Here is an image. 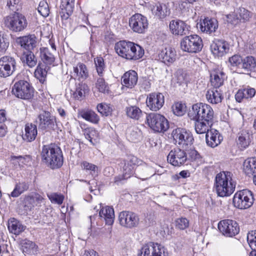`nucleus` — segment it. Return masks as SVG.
I'll return each mask as SVG.
<instances>
[{
    "mask_svg": "<svg viewBox=\"0 0 256 256\" xmlns=\"http://www.w3.org/2000/svg\"><path fill=\"white\" fill-rule=\"evenodd\" d=\"M16 60L6 56L0 58V77L6 78L12 76L18 70Z\"/></svg>",
    "mask_w": 256,
    "mask_h": 256,
    "instance_id": "obj_9",
    "label": "nucleus"
},
{
    "mask_svg": "<svg viewBox=\"0 0 256 256\" xmlns=\"http://www.w3.org/2000/svg\"><path fill=\"white\" fill-rule=\"evenodd\" d=\"M242 59L238 55H234L232 56L230 58L229 62L232 66H238L240 68V64L242 62Z\"/></svg>",
    "mask_w": 256,
    "mask_h": 256,
    "instance_id": "obj_63",
    "label": "nucleus"
},
{
    "mask_svg": "<svg viewBox=\"0 0 256 256\" xmlns=\"http://www.w3.org/2000/svg\"><path fill=\"white\" fill-rule=\"evenodd\" d=\"M132 44L134 42L120 41L117 42L114 46L116 52L120 56L128 60H132L130 56L133 54L132 52Z\"/></svg>",
    "mask_w": 256,
    "mask_h": 256,
    "instance_id": "obj_19",
    "label": "nucleus"
},
{
    "mask_svg": "<svg viewBox=\"0 0 256 256\" xmlns=\"http://www.w3.org/2000/svg\"><path fill=\"white\" fill-rule=\"evenodd\" d=\"M232 176V173L228 171H223L216 174L214 186L218 196H228L234 192L236 182Z\"/></svg>",
    "mask_w": 256,
    "mask_h": 256,
    "instance_id": "obj_2",
    "label": "nucleus"
},
{
    "mask_svg": "<svg viewBox=\"0 0 256 256\" xmlns=\"http://www.w3.org/2000/svg\"><path fill=\"white\" fill-rule=\"evenodd\" d=\"M247 240L252 250L250 256H256V230H252L248 234Z\"/></svg>",
    "mask_w": 256,
    "mask_h": 256,
    "instance_id": "obj_46",
    "label": "nucleus"
},
{
    "mask_svg": "<svg viewBox=\"0 0 256 256\" xmlns=\"http://www.w3.org/2000/svg\"><path fill=\"white\" fill-rule=\"evenodd\" d=\"M243 169L244 172L248 175L256 174V158H250L246 159L243 164Z\"/></svg>",
    "mask_w": 256,
    "mask_h": 256,
    "instance_id": "obj_39",
    "label": "nucleus"
},
{
    "mask_svg": "<svg viewBox=\"0 0 256 256\" xmlns=\"http://www.w3.org/2000/svg\"><path fill=\"white\" fill-rule=\"evenodd\" d=\"M8 228L11 233L18 235L25 230L26 226L16 219L10 218L8 222Z\"/></svg>",
    "mask_w": 256,
    "mask_h": 256,
    "instance_id": "obj_37",
    "label": "nucleus"
},
{
    "mask_svg": "<svg viewBox=\"0 0 256 256\" xmlns=\"http://www.w3.org/2000/svg\"><path fill=\"white\" fill-rule=\"evenodd\" d=\"M87 90V86L85 84H79L76 86V90L73 93L74 98L80 100L84 96V94Z\"/></svg>",
    "mask_w": 256,
    "mask_h": 256,
    "instance_id": "obj_53",
    "label": "nucleus"
},
{
    "mask_svg": "<svg viewBox=\"0 0 256 256\" xmlns=\"http://www.w3.org/2000/svg\"><path fill=\"white\" fill-rule=\"evenodd\" d=\"M202 41L196 34L185 36L180 42V48L184 52L196 53L200 51L202 48Z\"/></svg>",
    "mask_w": 256,
    "mask_h": 256,
    "instance_id": "obj_7",
    "label": "nucleus"
},
{
    "mask_svg": "<svg viewBox=\"0 0 256 256\" xmlns=\"http://www.w3.org/2000/svg\"><path fill=\"white\" fill-rule=\"evenodd\" d=\"M195 120L194 128L196 132L198 134H203L209 132L212 122L200 119H193Z\"/></svg>",
    "mask_w": 256,
    "mask_h": 256,
    "instance_id": "obj_36",
    "label": "nucleus"
},
{
    "mask_svg": "<svg viewBox=\"0 0 256 256\" xmlns=\"http://www.w3.org/2000/svg\"><path fill=\"white\" fill-rule=\"evenodd\" d=\"M250 142V134L248 130H242L238 134V144L242 148H246Z\"/></svg>",
    "mask_w": 256,
    "mask_h": 256,
    "instance_id": "obj_42",
    "label": "nucleus"
},
{
    "mask_svg": "<svg viewBox=\"0 0 256 256\" xmlns=\"http://www.w3.org/2000/svg\"><path fill=\"white\" fill-rule=\"evenodd\" d=\"M159 59L166 65H170L176 59V52L171 48H166L158 54Z\"/></svg>",
    "mask_w": 256,
    "mask_h": 256,
    "instance_id": "obj_26",
    "label": "nucleus"
},
{
    "mask_svg": "<svg viewBox=\"0 0 256 256\" xmlns=\"http://www.w3.org/2000/svg\"><path fill=\"white\" fill-rule=\"evenodd\" d=\"M118 220L121 226L132 228L136 226L139 222L138 216L134 213L129 211H123L120 213Z\"/></svg>",
    "mask_w": 256,
    "mask_h": 256,
    "instance_id": "obj_15",
    "label": "nucleus"
},
{
    "mask_svg": "<svg viewBox=\"0 0 256 256\" xmlns=\"http://www.w3.org/2000/svg\"><path fill=\"white\" fill-rule=\"evenodd\" d=\"M172 110L174 114L176 116H182L184 112V105L180 102H176L172 106Z\"/></svg>",
    "mask_w": 256,
    "mask_h": 256,
    "instance_id": "obj_61",
    "label": "nucleus"
},
{
    "mask_svg": "<svg viewBox=\"0 0 256 256\" xmlns=\"http://www.w3.org/2000/svg\"><path fill=\"white\" fill-rule=\"evenodd\" d=\"M99 216L104 220L106 224L112 225L114 218V212L113 208L109 206L102 208L99 212Z\"/></svg>",
    "mask_w": 256,
    "mask_h": 256,
    "instance_id": "obj_31",
    "label": "nucleus"
},
{
    "mask_svg": "<svg viewBox=\"0 0 256 256\" xmlns=\"http://www.w3.org/2000/svg\"><path fill=\"white\" fill-rule=\"evenodd\" d=\"M252 16V13L244 8H239L231 14L226 16L227 20L234 25L240 22H246L250 20Z\"/></svg>",
    "mask_w": 256,
    "mask_h": 256,
    "instance_id": "obj_13",
    "label": "nucleus"
},
{
    "mask_svg": "<svg viewBox=\"0 0 256 256\" xmlns=\"http://www.w3.org/2000/svg\"><path fill=\"white\" fill-rule=\"evenodd\" d=\"M188 115L191 119H200L212 122L214 112L210 105L197 103L192 106Z\"/></svg>",
    "mask_w": 256,
    "mask_h": 256,
    "instance_id": "obj_3",
    "label": "nucleus"
},
{
    "mask_svg": "<svg viewBox=\"0 0 256 256\" xmlns=\"http://www.w3.org/2000/svg\"><path fill=\"white\" fill-rule=\"evenodd\" d=\"M24 252L30 254H35L38 251V248L36 244L30 240H25L22 246Z\"/></svg>",
    "mask_w": 256,
    "mask_h": 256,
    "instance_id": "obj_48",
    "label": "nucleus"
},
{
    "mask_svg": "<svg viewBox=\"0 0 256 256\" xmlns=\"http://www.w3.org/2000/svg\"><path fill=\"white\" fill-rule=\"evenodd\" d=\"M127 138L128 140L133 142H136L142 138V132L138 128H134L129 130Z\"/></svg>",
    "mask_w": 256,
    "mask_h": 256,
    "instance_id": "obj_51",
    "label": "nucleus"
},
{
    "mask_svg": "<svg viewBox=\"0 0 256 256\" xmlns=\"http://www.w3.org/2000/svg\"><path fill=\"white\" fill-rule=\"evenodd\" d=\"M167 160L174 166H180L187 160L186 152L184 150L180 148H174L170 152L167 156Z\"/></svg>",
    "mask_w": 256,
    "mask_h": 256,
    "instance_id": "obj_17",
    "label": "nucleus"
},
{
    "mask_svg": "<svg viewBox=\"0 0 256 256\" xmlns=\"http://www.w3.org/2000/svg\"><path fill=\"white\" fill-rule=\"evenodd\" d=\"M73 70V76L80 80H84L88 76V70L86 66L82 63L79 62L74 66Z\"/></svg>",
    "mask_w": 256,
    "mask_h": 256,
    "instance_id": "obj_30",
    "label": "nucleus"
},
{
    "mask_svg": "<svg viewBox=\"0 0 256 256\" xmlns=\"http://www.w3.org/2000/svg\"><path fill=\"white\" fill-rule=\"evenodd\" d=\"M44 200L43 196L36 192L25 196L22 201L24 214H28V212L30 211L34 206H40Z\"/></svg>",
    "mask_w": 256,
    "mask_h": 256,
    "instance_id": "obj_16",
    "label": "nucleus"
},
{
    "mask_svg": "<svg viewBox=\"0 0 256 256\" xmlns=\"http://www.w3.org/2000/svg\"><path fill=\"white\" fill-rule=\"evenodd\" d=\"M210 78L212 84L214 88H218L223 84L226 76L225 74L222 70H214L211 72Z\"/></svg>",
    "mask_w": 256,
    "mask_h": 256,
    "instance_id": "obj_29",
    "label": "nucleus"
},
{
    "mask_svg": "<svg viewBox=\"0 0 256 256\" xmlns=\"http://www.w3.org/2000/svg\"><path fill=\"white\" fill-rule=\"evenodd\" d=\"M151 11L154 15L160 19H163L170 14V10L164 4L156 3L150 6Z\"/></svg>",
    "mask_w": 256,
    "mask_h": 256,
    "instance_id": "obj_27",
    "label": "nucleus"
},
{
    "mask_svg": "<svg viewBox=\"0 0 256 256\" xmlns=\"http://www.w3.org/2000/svg\"><path fill=\"white\" fill-rule=\"evenodd\" d=\"M223 138L219 132L214 129L210 130L206 134V140L207 144L212 147L215 148L220 144Z\"/></svg>",
    "mask_w": 256,
    "mask_h": 256,
    "instance_id": "obj_25",
    "label": "nucleus"
},
{
    "mask_svg": "<svg viewBox=\"0 0 256 256\" xmlns=\"http://www.w3.org/2000/svg\"><path fill=\"white\" fill-rule=\"evenodd\" d=\"M6 26L13 32L23 31L28 26L26 18L19 12H14L4 18Z\"/></svg>",
    "mask_w": 256,
    "mask_h": 256,
    "instance_id": "obj_4",
    "label": "nucleus"
},
{
    "mask_svg": "<svg viewBox=\"0 0 256 256\" xmlns=\"http://www.w3.org/2000/svg\"><path fill=\"white\" fill-rule=\"evenodd\" d=\"M172 136L176 144L184 149H187L192 144V134L184 129L176 128L172 131Z\"/></svg>",
    "mask_w": 256,
    "mask_h": 256,
    "instance_id": "obj_11",
    "label": "nucleus"
},
{
    "mask_svg": "<svg viewBox=\"0 0 256 256\" xmlns=\"http://www.w3.org/2000/svg\"><path fill=\"white\" fill-rule=\"evenodd\" d=\"M170 29L171 32L175 36H184L188 32V25L182 20H172L170 23Z\"/></svg>",
    "mask_w": 256,
    "mask_h": 256,
    "instance_id": "obj_22",
    "label": "nucleus"
},
{
    "mask_svg": "<svg viewBox=\"0 0 256 256\" xmlns=\"http://www.w3.org/2000/svg\"><path fill=\"white\" fill-rule=\"evenodd\" d=\"M164 102V96L160 92H153L149 94L146 100V106L152 111H157L160 110Z\"/></svg>",
    "mask_w": 256,
    "mask_h": 256,
    "instance_id": "obj_18",
    "label": "nucleus"
},
{
    "mask_svg": "<svg viewBox=\"0 0 256 256\" xmlns=\"http://www.w3.org/2000/svg\"><path fill=\"white\" fill-rule=\"evenodd\" d=\"M41 158L42 162L52 169L60 168L64 162L60 148L53 144L44 145L42 146Z\"/></svg>",
    "mask_w": 256,
    "mask_h": 256,
    "instance_id": "obj_1",
    "label": "nucleus"
},
{
    "mask_svg": "<svg viewBox=\"0 0 256 256\" xmlns=\"http://www.w3.org/2000/svg\"><path fill=\"white\" fill-rule=\"evenodd\" d=\"M78 115L86 120L96 124L100 121L98 115L90 110H82L78 112Z\"/></svg>",
    "mask_w": 256,
    "mask_h": 256,
    "instance_id": "obj_38",
    "label": "nucleus"
},
{
    "mask_svg": "<svg viewBox=\"0 0 256 256\" xmlns=\"http://www.w3.org/2000/svg\"><path fill=\"white\" fill-rule=\"evenodd\" d=\"M74 5V0H62L60 7L63 12H66L67 18L73 12Z\"/></svg>",
    "mask_w": 256,
    "mask_h": 256,
    "instance_id": "obj_45",
    "label": "nucleus"
},
{
    "mask_svg": "<svg viewBox=\"0 0 256 256\" xmlns=\"http://www.w3.org/2000/svg\"><path fill=\"white\" fill-rule=\"evenodd\" d=\"M97 110L102 116H108L112 112V108L106 104H99L97 106Z\"/></svg>",
    "mask_w": 256,
    "mask_h": 256,
    "instance_id": "obj_56",
    "label": "nucleus"
},
{
    "mask_svg": "<svg viewBox=\"0 0 256 256\" xmlns=\"http://www.w3.org/2000/svg\"><path fill=\"white\" fill-rule=\"evenodd\" d=\"M129 25L134 32L142 34L148 28V22L146 16L136 14L130 18Z\"/></svg>",
    "mask_w": 256,
    "mask_h": 256,
    "instance_id": "obj_14",
    "label": "nucleus"
},
{
    "mask_svg": "<svg viewBox=\"0 0 256 256\" xmlns=\"http://www.w3.org/2000/svg\"><path fill=\"white\" fill-rule=\"evenodd\" d=\"M138 74L134 70L126 72L122 78V83L123 86L132 88L136 84Z\"/></svg>",
    "mask_w": 256,
    "mask_h": 256,
    "instance_id": "obj_28",
    "label": "nucleus"
},
{
    "mask_svg": "<svg viewBox=\"0 0 256 256\" xmlns=\"http://www.w3.org/2000/svg\"><path fill=\"white\" fill-rule=\"evenodd\" d=\"M146 122L150 128L156 132H164L169 128L168 120L158 113H150L146 116Z\"/></svg>",
    "mask_w": 256,
    "mask_h": 256,
    "instance_id": "obj_5",
    "label": "nucleus"
},
{
    "mask_svg": "<svg viewBox=\"0 0 256 256\" xmlns=\"http://www.w3.org/2000/svg\"><path fill=\"white\" fill-rule=\"evenodd\" d=\"M22 58L24 61L30 67L34 66L37 62V60L34 54L30 51H28L26 53H24Z\"/></svg>",
    "mask_w": 256,
    "mask_h": 256,
    "instance_id": "obj_50",
    "label": "nucleus"
},
{
    "mask_svg": "<svg viewBox=\"0 0 256 256\" xmlns=\"http://www.w3.org/2000/svg\"><path fill=\"white\" fill-rule=\"evenodd\" d=\"M212 53L216 56H222L229 52L230 44L223 40H215L210 45Z\"/></svg>",
    "mask_w": 256,
    "mask_h": 256,
    "instance_id": "obj_20",
    "label": "nucleus"
},
{
    "mask_svg": "<svg viewBox=\"0 0 256 256\" xmlns=\"http://www.w3.org/2000/svg\"><path fill=\"white\" fill-rule=\"evenodd\" d=\"M206 98L208 101L212 104H218L222 102L223 96L218 88H213L207 91Z\"/></svg>",
    "mask_w": 256,
    "mask_h": 256,
    "instance_id": "obj_34",
    "label": "nucleus"
},
{
    "mask_svg": "<svg viewBox=\"0 0 256 256\" xmlns=\"http://www.w3.org/2000/svg\"><path fill=\"white\" fill-rule=\"evenodd\" d=\"M47 70L48 69L46 66L39 64L35 70V76L40 81H44L47 75Z\"/></svg>",
    "mask_w": 256,
    "mask_h": 256,
    "instance_id": "obj_52",
    "label": "nucleus"
},
{
    "mask_svg": "<svg viewBox=\"0 0 256 256\" xmlns=\"http://www.w3.org/2000/svg\"><path fill=\"white\" fill-rule=\"evenodd\" d=\"M29 188V184L24 182H18L15 184L14 188L10 194V196L17 198Z\"/></svg>",
    "mask_w": 256,
    "mask_h": 256,
    "instance_id": "obj_41",
    "label": "nucleus"
},
{
    "mask_svg": "<svg viewBox=\"0 0 256 256\" xmlns=\"http://www.w3.org/2000/svg\"><path fill=\"white\" fill-rule=\"evenodd\" d=\"M138 164V158L134 156H130L125 162L123 170L126 172V174H128V175H132L133 173L134 166Z\"/></svg>",
    "mask_w": 256,
    "mask_h": 256,
    "instance_id": "obj_44",
    "label": "nucleus"
},
{
    "mask_svg": "<svg viewBox=\"0 0 256 256\" xmlns=\"http://www.w3.org/2000/svg\"><path fill=\"white\" fill-rule=\"evenodd\" d=\"M96 87L100 92L105 93L108 92V86L102 78H99L96 82Z\"/></svg>",
    "mask_w": 256,
    "mask_h": 256,
    "instance_id": "obj_59",
    "label": "nucleus"
},
{
    "mask_svg": "<svg viewBox=\"0 0 256 256\" xmlns=\"http://www.w3.org/2000/svg\"><path fill=\"white\" fill-rule=\"evenodd\" d=\"M256 94V90L252 88H246L239 90L235 95L236 102H240L244 99H251Z\"/></svg>",
    "mask_w": 256,
    "mask_h": 256,
    "instance_id": "obj_32",
    "label": "nucleus"
},
{
    "mask_svg": "<svg viewBox=\"0 0 256 256\" xmlns=\"http://www.w3.org/2000/svg\"><path fill=\"white\" fill-rule=\"evenodd\" d=\"M40 56L42 60L48 65L52 64L55 60L54 52L46 47L40 48Z\"/></svg>",
    "mask_w": 256,
    "mask_h": 256,
    "instance_id": "obj_35",
    "label": "nucleus"
},
{
    "mask_svg": "<svg viewBox=\"0 0 256 256\" xmlns=\"http://www.w3.org/2000/svg\"><path fill=\"white\" fill-rule=\"evenodd\" d=\"M164 250V248L160 244L150 242L143 246L140 256H152L150 251L154 252V256H162Z\"/></svg>",
    "mask_w": 256,
    "mask_h": 256,
    "instance_id": "obj_23",
    "label": "nucleus"
},
{
    "mask_svg": "<svg viewBox=\"0 0 256 256\" xmlns=\"http://www.w3.org/2000/svg\"><path fill=\"white\" fill-rule=\"evenodd\" d=\"M8 42L4 34L0 32V52H4L8 46Z\"/></svg>",
    "mask_w": 256,
    "mask_h": 256,
    "instance_id": "obj_62",
    "label": "nucleus"
},
{
    "mask_svg": "<svg viewBox=\"0 0 256 256\" xmlns=\"http://www.w3.org/2000/svg\"><path fill=\"white\" fill-rule=\"evenodd\" d=\"M132 52L133 54L130 56L132 60H136L141 58L144 55V51L140 46L134 43L132 44Z\"/></svg>",
    "mask_w": 256,
    "mask_h": 256,
    "instance_id": "obj_49",
    "label": "nucleus"
},
{
    "mask_svg": "<svg viewBox=\"0 0 256 256\" xmlns=\"http://www.w3.org/2000/svg\"><path fill=\"white\" fill-rule=\"evenodd\" d=\"M36 122L38 124L39 129L42 130H54L58 126L56 116L46 111L40 114L36 118Z\"/></svg>",
    "mask_w": 256,
    "mask_h": 256,
    "instance_id": "obj_10",
    "label": "nucleus"
},
{
    "mask_svg": "<svg viewBox=\"0 0 256 256\" xmlns=\"http://www.w3.org/2000/svg\"><path fill=\"white\" fill-rule=\"evenodd\" d=\"M81 166L83 169L90 171L92 174L97 173L98 168L96 165L87 162H83L81 164Z\"/></svg>",
    "mask_w": 256,
    "mask_h": 256,
    "instance_id": "obj_60",
    "label": "nucleus"
},
{
    "mask_svg": "<svg viewBox=\"0 0 256 256\" xmlns=\"http://www.w3.org/2000/svg\"><path fill=\"white\" fill-rule=\"evenodd\" d=\"M25 133L23 135V139L28 142L34 141L38 134L37 126L36 124L28 123L26 124Z\"/></svg>",
    "mask_w": 256,
    "mask_h": 256,
    "instance_id": "obj_33",
    "label": "nucleus"
},
{
    "mask_svg": "<svg viewBox=\"0 0 256 256\" xmlns=\"http://www.w3.org/2000/svg\"><path fill=\"white\" fill-rule=\"evenodd\" d=\"M240 68L244 72H248L254 70L256 68V59L252 56H248L242 59L240 64Z\"/></svg>",
    "mask_w": 256,
    "mask_h": 256,
    "instance_id": "obj_40",
    "label": "nucleus"
},
{
    "mask_svg": "<svg viewBox=\"0 0 256 256\" xmlns=\"http://www.w3.org/2000/svg\"><path fill=\"white\" fill-rule=\"evenodd\" d=\"M12 93L18 98L30 100L34 96V89L27 81L20 80L14 84Z\"/></svg>",
    "mask_w": 256,
    "mask_h": 256,
    "instance_id": "obj_6",
    "label": "nucleus"
},
{
    "mask_svg": "<svg viewBox=\"0 0 256 256\" xmlns=\"http://www.w3.org/2000/svg\"><path fill=\"white\" fill-rule=\"evenodd\" d=\"M218 228L222 234L226 237H232L238 234L240 227L235 220L226 219L220 220Z\"/></svg>",
    "mask_w": 256,
    "mask_h": 256,
    "instance_id": "obj_12",
    "label": "nucleus"
},
{
    "mask_svg": "<svg viewBox=\"0 0 256 256\" xmlns=\"http://www.w3.org/2000/svg\"><path fill=\"white\" fill-rule=\"evenodd\" d=\"M200 29L202 32L210 34L216 31L218 27V22L214 18H204L200 22Z\"/></svg>",
    "mask_w": 256,
    "mask_h": 256,
    "instance_id": "obj_24",
    "label": "nucleus"
},
{
    "mask_svg": "<svg viewBox=\"0 0 256 256\" xmlns=\"http://www.w3.org/2000/svg\"><path fill=\"white\" fill-rule=\"evenodd\" d=\"M126 112L128 117L136 120H138L142 114L141 110L136 106L126 107Z\"/></svg>",
    "mask_w": 256,
    "mask_h": 256,
    "instance_id": "obj_43",
    "label": "nucleus"
},
{
    "mask_svg": "<svg viewBox=\"0 0 256 256\" xmlns=\"http://www.w3.org/2000/svg\"><path fill=\"white\" fill-rule=\"evenodd\" d=\"M130 176L131 175H128L124 170V174L122 175H120L114 178V182L118 184L119 182L130 178Z\"/></svg>",
    "mask_w": 256,
    "mask_h": 256,
    "instance_id": "obj_64",
    "label": "nucleus"
},
{
    "mask_svg": "<svg viewBox=\"0 0 256 256\" xmlns=\"http://www.w3.org/2000/svg\"><path fill=\"white\" fill-rule=\"evenodd\" d=\"M176 226L178 229L184 230L189 226V221L185 218H180L176 220Z\"/></svg>",
    "mask_w": 256,
    "mask_h": 256,
    "instance_id": "obj_58",
    "label": "nucleus"
},
{
    "mask_svg": "<svg viewBox=\"0 0 256 256\" xmlns=\"http://www.w3.org/2000/svg\"><path fill=\"white\" fill-rule=\"evenodd\" d=\"M38 12L44 17H46L50 13V8L46 2L42 0L40 2L38 8Z\"/></svg>",
    "mask_w": 256,
    "mask_h": 256,
    "instance_id": "obj_54",
    "label": "nucleus"
},
{
    "mask_svg": "<svg viewBox=\"0 0 256 256\" xmlns=\"http://www.w3.org/2000/svg\"><path fill=\"white\" fill-rule=\"evenodd\" d=\"M94 63L98 74L102 76L105 68L104 60L102 57H97L94 58Z\"/></svg>",
    "mask_w": 256,
    "mask_h": 256,
    "instance_id": "obj_55",
    "label": "nucleus"
},
{
    "mask_svg": "<svg viewBox=\"0 0 256 256\" xmlns=\"http://www.w3.org/2000/svg\"><path fill=\"white\" fill-rule=\"evenodd\" d=\"M48 196L52 203L56 204H62L64 196L60 194L57 193H52L48 194Z\"/></svg>",
    "mask_w": 256,
    "mask_h": 256,
    "instance_id": "obj_57",
    "label": "nucleus"
},
{
    "mask_svg": "<svg viewBox=\"0 0 256 256\" xmlns=\"http://www.w3.org/2000/svg\"><path fill=\"white\" fill-rule=\"evenodd\" d=\"M254 202L252 193L248 190H240L234 194L233 203L235 207L239 209L250 208Z\"/></svg>",
    "mask_w": 256,
    "mask_h": 256,
    "instance_id": "obj_8",
    "label": "nucleus"
},
{
    "mask_svg": "<svg viewBox=\"0 0 256 256\" xmlns=\"http://www.w3.org/2000/svg\"><path fill=\"white\" fill-rule=\"evenodd\" d=\"M84 134L86 139L92 144H94L96 140L98 138V133L94 128H88L84 130Z\"/></svg>",
    "mask_w": 256,
    "mask_h": 256,
    "instance_id": "obj_47",
    "label": "nucleus"
},
{
    "mask_svg": "<svg viewBox=\"0 0 256 256\" xmlns=\"http://www.w3.org/2000/svg\"><path fill=\"white\" fill-rule=\"evenodd\" d=\"M16 42L23 48L30 51L36 46L37 38L34 34H28L17 38Z\"/></svg>",
    "mask_w": 256,
    "mask_h": 256,
    "instance_id": "obj_21",
    "label": "nucleus"
}]
</instances>
